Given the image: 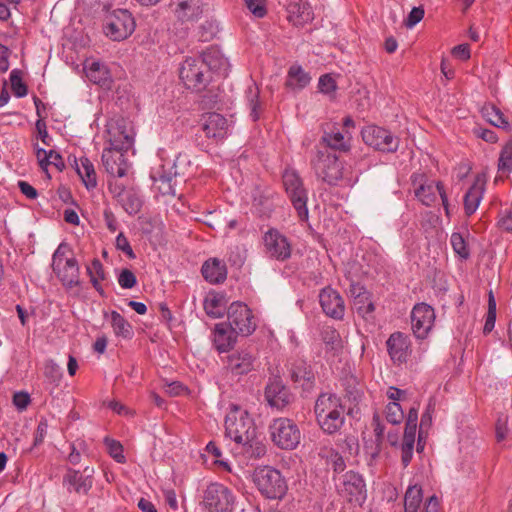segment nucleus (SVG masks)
<instances>
[{
	"label": "nucleus",
	"mask_w": 512,
	"mask_h": 512,
	"mask_svg": "<svg viewBox=\"0 0 512 512\" xmlns=\"http://www.w3.org/2000/svg\"><path fill=\"white\" fill-rule=\"evenodd\" d=\"M498 170L503 173L512 172V139L502 148L498 160Z\"/></svg>",
	"instance_id": "nucleus-47"
},
{
	"label": "nucleus",
	"mask_w": 512,
	"mask_h": 512,
	"mask_svg": "<svg viewBox=\"0 0 512 512\" xmlns=\"http://www.w3.org/2000/svg\"><path fill=\"white\" fill-rule=\"evenodd\" d=\"M226 323L241 336H249L257 328V320L252 310L243 302L230 304Z\"/></svg>",
	"instance_id": "nucleus-12"
},
{
	"label": "nucleus",
	"mask_w": 512,
	"mask_h": 512,
	"mask_svg": "<svg viewBox=\"0 0 512 512\" xmlns=\"http://www.w3.org/2000/svg\"><path fill=\"white\" fill-rule=\"evenodd\" d=\"M203 306L208 316L219 318L223 315L225 310V296L221 293L210 292L206 296Z\"/></svg>",
	"instance_id": "nucleus-34"
},
{
	"label": "nucleus",
	"mask_w": 512,
	"mask_h": 512,
	"mask_svg": "<svg viewBox=\"0 0 512 512\" xmlns=\"http://www.w3.org/2000/svg\"><path fill=\"white\" fill-rule=\"evenodd\" d=\"M261 244L264 256L270 260L284 262L292 255L290 239L276 228H269L262 235Z\"/></svg>",
	"instance_id": "nucleus-11"
},
{
	"label": "nucleus",
	"mask_w": 512,
	"mask_h": 512,
	"mask_svg": "<svg viewBox=\"0 0 512 512\" xmlns=\"http://www.w3.org/2000/svg\"><path fill=\"white\" fill-rule=\"evenodd\" d=\"M10 83L13 94L22 98L27 95L28 89L26 84L22 81V71L19 69H13L10 73Z\"/></svg>",
	"instance_id": "nucleus-46"
},
{
	"label": "nucleus",
	"mask_w": 512,
	"mask_h": 512,
	"mask_svg": "<svg viewBox=\"0 0 512 512\" xmlns=\"http://www.w3.org/2000/svg\"><path fill=\"white\" fill-rule=\"evenodd\" d=\"M253 482L262 496L271 500H281L287 493L288 485L282 473L271 466L255 469Z\"/></svg>",
	"instance_id": "nucleus-3"
},
{
	"label": "nucleus",
	"mask_w": 512,
	"mask_h": 512,
	"mask_svg": "<svg viewBox=\"0 0 512 512\" xmlns=\"http://www.w3.org/2000/svg\"><path fill=\"white\" fill-rule=\"evenodd\" d=\"M164 394L168 397L190 396L192 391L189 386H166Z\"/></svg>",
	"instance_id": "nucleus-61"
},
{
	"label": "nucleus",
	"mask_w": 512,
	"mask_h": 512,
	"mask_svg": "<svg viewBox=\"0 0 512 512\" xmlns=\"http://www.w3.org/2000/svg\"><path fill=\"white\" fill-rule=\"evenodd\" d=\"M283 186L287 197L291 201L301 221H307L309 217L307 201L308 191L303 180L295 169L286 168L282 175Z\"/></svg>",
	"instance_id": "nucleus-5"
},
{
	"label": "nucleus",
	"mask_w": 512,
	"mask_h": 512,
	"mask_svg": "<svg viewBox=\"0 0 512 512\" xmlns=\"http://www.w3.org/2000/svg\"><path fill=\"white\" fill-rule=\"evenodd\" d=\"M452 54L460 60H468L470 58V49L468 44H460L452 49Z\"/></svg>",
	"instance_id": "nucleus-63"
},
{
	"label": "nucleus",
	"mask_w": 512,
	"mask_h": 512,
	"mask_svg": "<svg viewBox=\"0 0 512 512\" xmlns=\"http://www.w3.org/2000/svg\"><path fill=\"white\" fill-rule=\"evenodd\" d=\"M135 29V21L131 13L125 9L113 11L106 19L105 34L114 41L129 37Z\"/></svg>",
	"instance_id": "nucleus-15"
},
{
	"label": "nucleus",
	"mask_w": 512,
	"mask_h": 512,
	"mask_svg": "<svg viewBox=\"0 0 512 512\" xmlns=\"http://www.w3.org/2000/svg\"><path fill=\"white\" fill-rule=\"evenodd\" d=\"M93 474L94 469L88 466L83 471L67 468L63 476V486L68 492L87 494L93 485Z\"/></svg>",
	"instance_id": "nucleus-17"
},
{
	"label": "nucleus",
	"mask_w": 512,
	"mask_h": 512,
	"mask_svg": "<svg viewBox=\"0 0 512 512\" xmlns=\"http://www.w3.org/2000/svg\"><path fill=\"white\" fill-rule=\"evenodd\" d=\"M259 88L252 84L246 90V100L250 109V117L253 121H257L261 115V104L259 101Z\"/></svg>",
	"instance_id": "nucleus-42"
},
{
	"label": "nucleus",
	"mask_w": 512,
	"mask_h": 512,
	"mask_svg": "<svg viewBox=\"0 0 512 512\" xmlns=\"http://www.w3.org/2000/svg\"><path fill=\"white\" fill-rule=\"evenodd\" d=\"M77 174L88 190L97 186V175L93 163L89 158L82 156L75 161Z\"/></svg>",
	"instance_id": "nucleus-31"
},
{
	"label": "nucleus",
	"mask_w": 512,
	"mask_h": 512,
	"mask_svg": "<svg viewBox=\"0 0 512 512\" xmlns=\"http://www.w3.org/2000/svg\"><path fill=\"white\" fill-rule=\"evenodd\" d=\"M311 77L301 66L292 65L287 74L286 86L293 90H301L310 83Z\"/></svg>",
	"instance_id": "nucleus-35"
},
{
	"label": "nucleus",
	"mask_w": 512,
	"mask_h": 512,
	"mask_svg": "<svg viewBox=\"0 0 512 512\" xmlns=\"http://www.w3.org/2000/svg\"><path fill=\"white\" fill-rule=\"evenodd\" d=\"M496 321V300L492 291L488 295V311L485 318V324L483 327V333L489 334L495 326Z\"/></svg>",
	"instance_id": "nucleus-49"
},
{
	"label": "nucleus",
	"mask_w": 512,
	"mask_h": 512,
	"mask_svg": "<svg viewBox=\"0 0 512 512\" xmlns=\"http://www.w3.org/2000/svg\"><path fill=\"white\" fill-rule=\"evenodd\" d=\"M175 14L182 21H192L202 14L201 0H177Z\"/></svg>",
	"instance_id": "nucleus-30"
},
{
	"label": "nucleus",
	"mask_w": 512,
	"mask_h": 512,
	"mask_svg": "<svg viewBox=\"0 0 512 512\" xmlns=\"http://www.w3.org/2000/svg\"><path fill=\"white\" fill-rule=\"evenodd\" d=\"M120 202L124 210L130 215L137 214L142 207L140 197L133 191L125 192L120 199Z\"/></svg>",
	"instance_id": "nucleus-44"
},
{
	"label": "nucleus",
	"mask_w": 512,
	"mask_h": 512,
	"mask_svg": "<svg viewBox=\"0 0 512 512\" xmlns=\"http://www.w3.org/2000/svg\"><path fill=\"white\" fill-rule=\"evenodd\" d=\"M255 432L256 426L248 412L233 405L225 417V436L242 445L251 441Z\"/></svg>",
	"instance_id": "nucleus-4"
},
{
	"label": "nucleus",
	"mask_w": 512,
	"mask_h": 512,
	"mask_svg": "<svg viewBox=\"0 0 512 512\" xmlns=\"http://www.w3.org/2000/svg\"><path fill=\"white\" fill-rule=\"evenodd\" d=\"M245 4L249 11L258 18L264 17L267 13L265 0H245Z\"/></svg>",
	"instance_id": "nucleus-56"
},
{
	"label": "nucleus",
	"mask_w": 512,
	"mask_h": 512,
	"mask_svg": "<svg viewBox=\"0 0 512 512\" xmlns=\"http://www.w3.org/2000/svg\"><path fill=\"white\" fill-rule=\"evenodd\" d=\"M87 274L90 277V282L94 289L100 295H104V290L101 285V281H104L106 279V273L104 270V266L99 259L94 258L91 264L87 266Z\"/></svg>",
	"instance_id": "nucleus-39"
},
{
	"label": "nucleus",
	"mask_w": 512,
	"mask_h": 512,
	"mask_svg": "<svg viewBox=\"0 0 512 512\" xmlns=\"http://www.w3.org/2000/svg\"><path fill=\"white\" fill-rule=\"evenodd\" d=\"M115 246L118 250L122 251L129 259H135L136 254L134 253L129 240L124 235V233L120 232L115 240Z\"/></svg>",
	"instance_id": "nucleus-54"
},
{
	"label": "nucleus",
	"mask_w": 512,
	"mask_h": 512,
	"mask_svg": "<svg viewBox=\"0 0 512 512\" xmlns=\"http://www.w3.org/2000/svg\"><path fill=\"white\" fill-rule=\"evenodd\" d=\"M201 272L204 279L211 284L222 283L227 277L225 264L216 258L204 262Z\"/></svg>",
	"instance_id": "nucleus-26"
},
{
	"label": "nucleus",
	"mask_w": 512,
	"mask_h": 512,
	"mask_svg": "<svg viewBox=\"0 0 512 512\" xmlns=\"http://www.w3.org/2000/svg\"><path fill=\"white\" fill-rule=\"evenodd\" d=\"M319 302L323 312L334 319H342L345 313L344 300L341 295L331 287L320 291Z\"/></svg>",
	"instance_id": "nucleus-18"
},
{
	"label": "nucleus",
	"mask_w": 512,
	"mask_h": 512,
	"mask_svg": "<svg viewBox=\"0 0 512 512\" xmlns=\"http://www.w3.org/2000/svg\"><path fill=\"white\" fill-rule=\"evenodd\" d=\"M387 349L394 363L406 362L410 355V341L401 332L393 333L387 340Z\"/></svg>",
	"instance_id": "nucleus-21"
},
{
	"label": "nucleus",
	"mask_w": 512,
	"mask_h": 512,
	"mask_svg": "<svg viewBox=\"0 0 512 512\" xmlns=\"http://www.w3.org/2000/svg\"><path fill=\"white\" fill-rule=\"evenodd\" d=\"M415 197L425 206H433L438 196L441 198L446 214L449 215L448 198L441 182H435L426 178L424 174L411 176Z\"/></svg>",
	"instance_id": "nucleus-9"
},
{
	"label": "nucleus",
	"mask_w": 512,
	"mask_h": 512,
	"mask_svg": "<svg viewBox=\"0 0 512 512\" xmlns=\"http://www.w3.org/2000/svg\"><path fill=\"white\" fill-rule=\"evenodd\" d=\"M329 464L331 465V467L335 473H341L346 468V463H345L344 458L342 457V455L340 453H338L335 450L330 451Z\"/></svg>",
	"instance_id": "nucleus-58"
},
{
	"label": "nucleus",
	"mask_w": 512,
	"mask_h": 512,
	"mask_svg": "<svg viewBox=\"0 0 512 512\" xmlns=\"http://www.w3.org/2000/svg\"><path fill=\"white\" fill-rule=\"evenodd\" d=\"M264 397L271 408L279 411L295 400L289 386H265Z\"/></svg>",
	"instance_id": "nucleus-20"
},
{
	"label": "nucleus",
	"mask_w": 512,
	"mask_h": 512,
	"mask_svg": "<svg viewBox=\"0 0 512 512\" xmlns=\"http://www.w3.org/2000/svg\"><path fill=\"white\" fill-rule=\"evenodd\" d=\"M109 143L110 146L105 148L102 153L103 166L111 176L124 177L127 172L126 159L119 152L127 150L132 143V139L128 135H124L122 142L111 138Z\"/></svg>",
	"instance_id": "nucleus-10"
},
{
	"label": "nucleus",
	"mask_w": 512,
	"mask_h": 512,
	"mask_svg": "<svg viewBox=\"0 0 512 512\" xmlns=\"http://www.w3.org/2000/svg\"><path fill=\"white\" fill-rule=\"evenodd\" d=\"M345 409L327 413L320 417H316L317 423L326 434L333 435L338 432L345 421L344 417Z\"/></svg>",
	"instance_id": "nucleus-32"
},
{
	"label": "nucleus",
	"mask_w": 512,
	"mask_h": 512,
	"mask_svg": "<svg viewBox=\"0 0 512 512\" xmlns=\"http://www.w3.org/2000/svg\"><path fill=\"white\" fill-rule=\"evenodd\" d=\"M338 493L348 502L362 505L367 498L366 483L361 474L353 470L347 471L336 485Z\"/></svg>",
	"instance_id": "nucleus-13"
},
{
	"label": "nucleus",
	"mask_w": 512,
	"mask_h": 512,
	"mask_svg": "<svg viewBox=\"0 0 512 512\" xmlns=\"http://www.w3.org/2000/svg\"><path fill=\"white\" fill-rule=\"evenodd\" d=\"M12 401L19 411H24L31 402L30 394L26 391L15 392Z\"/></svg>",
	"instance_id": "nucleus-57"
},
{
	"label": "nucleus",
	"mask_w": 512,
	"mask_h": 512,
	"mask_svg": "<svg viewBox=\"0 0 512 512\" xmlns=\"http://www.w3.org/2000/svg\"><path fill=\"white\" fill-rule=\"evenodd\" d=\"M435 321L434 309L426 303L416 304L411 312V327L418 339H425Z\"/></svg>",
	"instance_id": "nucleus-16"
},
{
	"label": "nucleus",
	"mask_w": 512,
	"mask_h": 512,
	"mask_svg": "<svg viewBox=\"0 0 512 512\" xmlns=\"http://www.w3.org/2000/svg\"><path fill=\"white\" fill-rule=\"evenodd\" d=\"M206 451L216 458V461H215L216 464H218L220 467L224 468L225 470L230 471V466H229L228 462L219 459L222 456V452L214 441H210L206 445Z\"/></svg>",
	"instance_id": "nucleus-59"
},
{
	"label": "nucleus",
	"mask_w": 512,
	"mask_h": 512,
	"mask_svg": "<svg viewBox=\"0 0 512 512\" xmlns=\"http://www.w3.org/2000/svg\"><path fill=\"white\" fill-rule=\"evenodd\" d=\"M289 12L291 14H297V24L308 22L312 19L313 16L312 8L307 1H300L290 5Z\"/></svg>",
	"instance_id": "nucleus-45"
},
{
	"label": "nucleus",
	"mask_w": 512,
	"mask_h": 512,
	"mask_svg": "<svg viewBox=\"0 0 512 512\" xmlns=\"http://www.w3.org/2000/svg\"><path fill=\"white\" fill-rule=\"evenodd\" d=\"M201 504L208 512H234L236 496L224 484L212 482L203 490Z\"/></svg>",
	"instance_id": "nucleus-7"
},
{
	"label": "nucleus",
	"mask_w": 512,
	"mask_h": 512,
	"mask_svg": "<svg viewBox=\"0 0 512 512\" xmlns=\"http://www.w3.org/2000/svg\"><path fill=\"white\" fill-rule=\"evenodd\" d=\"M404 418L401 405L398 402H390L386 406V419L393 425L400 424Z\"/></svg>",
	"instance_id": "nucleus-52"
},
{
	"label": "nucleus",
	"mask_w": 512,
	"mask_h": 512,
	"mask_svg": "<svg viewBox=\"0 0 512 512\" xmlns=\"http://www.w3.org/2000/svg\"><path fill=\"white\" fill-rule=\"evenodd\" d=\"M342 409L345 408L340 397L331 393H322L316 400L314 412L316 417H320L324 414H330Z\"/></svg>",
	"instance_id": "nucleus-28"
},
{
	"label": "nucleus",
	"mask_w": 512,
	"mask_h": 512,
	"mask_svg": "<svg viewBox=\"0 0 512 512\" xmlns=\"http://www.w3.org/2000/svg\"><path fill=\"white\" fill-rule=\"evenodd\" d=\"M111 326L117 337L131 339L134 335L132 325L117 311L110 314Z\"/></svg>",
	"instance_id": "nucleus-38"
},
{
	"label": "nucleus",
	"mask_w": 512,
	"mask_h": 512,
	"mask_svg": "<svg viewBox=\"0 0 512 512\" xmlns=\"http://www.w3.org/2000/svg\"><path fill=\"white\" fill-rule=\"evenodd\" d=\"M481 114L491 125L508 130L510 125L501 110L493 104H486L481 109Z\"/></svg>",
	"instance_id": "nucleus-37"
},
{
	"label": "nucleus",
	"mask_w": 512,
	"mask_h": 512,
	"mask_svg": "<svg viewBox=\"0 0 512 512\" xmlns=\"http://www.w3.org/2000/svg\"><path fill=\"white\" fill-rule=\"evenodd\" d=\"M228 60L218 50L210 49L202 57H188L182 63L179 77L187 89L200 92L206 89L212 80V70L225 73Z\"/></svg>",
	"instance_id": "nucleus-1"
},
{
	"label": "nucleus",
	"mask_w": 512,
	"mask_h": 512,
	"mask_svg": "<svg viewBox=\"0 0 512 512\" xmlns=\"http://www.w3.org/2000/svg\"><path fill=\"white\" fill-rule=\"evenodd\" d=\"M423 500L421 486L415 484L408 487L404 497L405 512H418Z\"/></svg>",
	"instance_id": "nucleus-40"
},
{
	"label": "nucleus",
	"mask_w": 512,
	"mask_h": 512,
	"mask_svg": "<svg viewBox=\"0 0 512 512\" xmlns=\"http://www.w3.org/2000/svg\"><path fill=\"white\" fill-rule=\"evenodd\" d=\"M416 430V425L405 423L403 439L400 444L401 463L404 468H406L410 464L413 458Z\"/></svg>",
	"instance_id": "nucleus-27"
},
{
	"label": "nucleus",
	"mask_w": 512,
	"mask_h": 512,
	"mask_svg": "<svg viewBox=\"0 0 512 512\" xmlns=\"http://www.w3.org/2000/svg\"><path fill=\"white\" fill-rule=\"evenodd\" d=\"M179 174L175 161H166L152 171L151 177L154 181L170 183Z\"/></svg>",
	"instance_id": "nucleus-41"
},
{
	"label": "nucleus",
	"mask_w": 512,
	"mask_h": 512,
	"mask_svg": "<svg viewBox=\"0 0 512 512\" xmlns=\"http://www.w3.org/2000/svg\"><path fill=\"white\" fill-rule=\"evenodd\" d=\"M202 130L207 138L222 140L228 135V121L219 113H208L203 117Z\"/></svg>",
	"instance_id": "nucleus-19"
},
{
	"label": "nucleus",
	"mask_w": 512,
	"mask_h": 512,
	"mask_svg": "<svg viewBox=\"0 0 512 512\" xmlns=\"http://www.w3.org/2000/svg\"><path fill=\"white\" fill-rule=\"evenodd\" d=\"M103 217L109 231L115 232L118 228V222L113 212L107 208L103 212Z\"/></svg>",
	"instance_id": "nucleus-64"
},
{
	"label": "nucleus",
	"mask_w": 512,
	"mask_h": 512,
	"mask_svg": "<svg viewBox=\"0 0 512 512\" xmlns=\"http://www.w3.org/2000/svg\"><path fill=\"white\" fill-rule=\"evenodd\" d=\"M371 425L375 439L365 442L364 448L366 453L369 454L372 459H376L381 453L382 444L385 439V425L381 421L380 416L376 413L373 415Z\"/></svg>",
	"instance_id": "nucleus-25"
},
{
	"label": "nucleus",
	"mask_w": 512,
	"mask_h": 512,
	"mask_svg": "<svg viewBox=\"0 0 512 512\" xmlns=\"http://www.w3.org/2000/svg\"><path fill=\"white\" fill-rule=\"evenodd\" d=\"M254 357L247 351H236L227 357V369L234 376H241L253 369Z\"/></svg>",
	"instance_id": "nucleus-24"
},
{
	"label": "nucleus",
	"mask_w": 512,
	"mask_h": 512,
	"mask_svg": "<svg viewBox=\"0 0 512 512\" xmlns=\"http://www.w3.org/2000/svg\"><path fill=\"white\" fill-rule=\"evenodd\" d=\"M44 375L51 383L59 382L62 378V369L53 361H47L44 365Z\"/></svg>",
	"instance_id": "nucleus-53"
},
{
	"label": "nucleus",
	"mask_w": 512,
	"mask_h": 512,
	"mask_svg": "<svg viewBox=\"0 0 512 512\" xmlns=\"http://www.w3.org/2000/svg\"><path fill=\"white\" fill-rule=\"evenodd\" d=\"M85 72L88 79L98 85L105 86L110 82L109 71L105 65L93 61L85 66Z\"/></svg>",
	"instance_id": "nucleus-36"
},
{
	"label": "nucleus",
	"mask_w": 512,
	"mask_h": 512,
	"mask_svg": "<svg viewBox=\"0 0 512 512\" xmlns=\"http://www.w3.org/2000/svg\"><path fill=\"white\" fill-rule=\"evenodd\" d=\"M322 141L331 149L340 152H347L351 148V135L348 131L340 132L333 129L330 132H324Z\"/></svg>",
	"instance_id": "nucleus-29"
},
{
	"label": "nucleus",
	"mask_w": 512,
	"mask_h": 512,
	"mask_svg": "<svg viewBox=\"0 0 512 512\" xmlns=\"http://www.w3.org/2000/svg\"><path fill=\"white\" fill-rule=\"evenodd\" d=\"M238 335L226 322L217 323L213 330L215 348L219 352H228L235 346Z\"/></svg>",
	"instance_id": "nucleus-22"
},
{
	"label": "nucleus",
	"mask_w": 512,
	"mask_h": 512,
	"mask_svg": "<svg viewBox=\"0 0 512 512\" xmlns=\"http://www.w3.org/2000/svg\"><path fill=\"white\" fill-rule=\"evenodd\" d=\"M118 283L124 289H131L137 284V278L131 270L123 269L118 275Z\"/></svg>",
	"instance_id": "nucleus-55"
},
{
	"label": "nucleus",
	"mask_w": 512,
	"mask_h": 512,
	"mask_svg": "<svg viewBox=\"0 0 512 512\" xmlns=\"http://www.w3.org/2000/svg\"><path fill=\"white\" fill-rule=\"evenodd\" d=\"M104 444L108 450L109 455L118 463L125 462V456L123 454V446L122 444L114 439L109 437H105Z\"/></svg>",
	"instance_id": "nucleus-51"
},
{
	"label": "nucleus",
	"mask_w": 512,
	"mask_h": 512,
	"mask_svg": "<svg viewBox=\"0 0 512 512\" xmlns=\"http://www.w3.org/2000/svg\"><path fill=\"white\" fill-rule=\"evenodd\" d=\"M362 139L368 146L375 150L394 153L399 148L400 140L391 131L376 125H369L361 131Z\"/></svg>",
	"instance_id": "nucleus-14"
},
{
	"label": "nucleus",
	"mask_w": 512,
	"mask_h": 512,
	"mask_svg": "<svg viewBox=\"0 0 512 512\" xmlns=\"http://www.w3.org/2000/svg\"><path fill=\"white\" fill-rule=\"evenodd\" d=\"M241 446L250 457L256 459L263 457L267 452L266 445L257 437L256 432L252 435L251 441L243 443Z\"/></svg>",
	"instance_id": "nucleus-43"
},
{
	"label": "nucleus",
	"mask_w": 512,
	"mask_h": 512,
	"mask_svg": "<svg viewBox=\"0 0 512 512\" xmlns=\"http://www.w3.org/2000/svg\"><path fill=\"white\" fill-rule=\"evenodd\" d=\"M290 379L293 382L312 383L315 380V374L310 365L304 360H295L290 368Z\"/></svg>",
	"instance_id": "nucleus-33"
},
{
	"label": "nucleus",
	"mask_w": 512,
	"mask_h": 512,
	"mask_svg": "<svg viewBox=\"0 0 512 512\" xmlns=\"http://www.w3.org/2000/svg\"><path fill=\"white\" fill-rule=\"evenodd\" d=\"M269 433L273 444L282 450H294L301 441L298 425L289 418L274 419L269 425Z\"/></svg>",
	"instance_id": "nucleus-8"
},
{
	"label": "nucleus",
	"mask_w": 512,
	"mask_h": 512,
	"mask_svg": "<svg viewBox=\"0 0 512 512\" xmlns=\"http://www.w3.org/2000/svg\"><path fill=\"white\" fill-rule=\"evenodd\" d=\"M486 176L478 174L472 186L468 189L464 196V209L467 215H472L477 210L485 191Z\"/></svg>",
	"instance_id": "nucleus-23"
},
{
	"label": "nucleus",
	"mask_w": 512,
	"mask_h": 512,
	"mask_svg": "<svg viewBox=\"0 0 512 512\" xmlns=\"http://www.w3.org/2000/svg\"><path fill=\"white\" fill-rule=\"evenodd\" d=\"M424 17V9L422 7H414L407 18L406 26L412 28L419 23Z\"/></svg>",
	"instance_id": "nucleus-62"
},
{
	"label": "nucleus",
	"mask_w": 512,
	"mask_h": 512,
	"mask_svg": "<svg viewBox=\"0 0 512 512\" xmlns=\"http://www.w3.org/2000/svg\"><path fill=\"white\" fill-rule=\"evenodd\" d=\"M450 243L454 252L462 259H467L470 255L466 241L462 234L458 232L452 233Z\"/></svg>",
	"instance_id": "nucleus-50"
},
{
	"label": "nucleus",
	"mask_w": 512,
	"mask_h": 512,
	"mask_svg": "<svg viewBox=\"0 0 512 512\" xmlns=\"http://www.w3.org/2000/svg\"><path fill=\"white\" fill-rule=\"evenodd\" d=\"M312 166L318 178L329 185H336L340 180H345L348 185H352L357 179L347 177L344 172L343 164L334 154L319 151Z\"/></svg>",
	"instance_id": "nucleus-6"
},
{
	"label": "nucleus",
	"mask_w": 512,
	"mask_h": 512,
	"mask_svg": "<svg viewBox=\"0 0 512 512\" xmlns=\"http://www.w3.org/2000/svg\"><path fill=\"white\" fill-rule=\"evenodd\" d=\"M320 92L324 94H331L336 90L335 80L328 74L322 75L318 82Z\"/></svg>",
	"instance_id": "nucleus-60"
},
{
	"label": "nucleus",
	"mask_w": 512,
	"mask_h": 512,
	"mask_svg": "<svg viewBox=\"0 0 512 512\" xmlns=\"http://www.w3.org/2000/svg\"><path fill=\"white\" fill-rule=\"evenodd\" d=\"M70 246L62 242L52 256V269L57 278L72 297H80L82 281L80 280V267L75 257H68Z\"/></svg>",
	"instance_id": "nucleus-2"
},
{
	"label": "nucleus",
	"mask_w": 512,
	"mask_h": 512,
	"mask_svg": "<svg viewBox=\"0 0 512 512\" xmlns=\"http://www.w3.org/2000/svg\"><path fill=\"white\" fill-rule=\"evenodd\" d=\"M321 338L328 349L337 350L341 345L339 333L331 326H325L322 329Z\"/></svg>",
	"instance_id": "nucleus-48"
}]
</instances>
